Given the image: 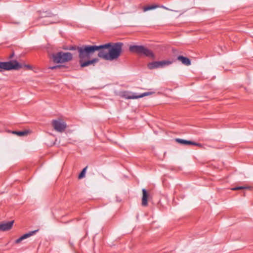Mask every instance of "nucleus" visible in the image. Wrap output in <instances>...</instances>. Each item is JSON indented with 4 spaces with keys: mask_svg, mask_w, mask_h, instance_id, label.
I'll return each instance as SVG.
<instances>
[{
    "mask_svg": "<svg viewBox=\"0 0 253 253\" xmlns=\"http://www.w3.org/2000/svg\"><path fill=\"white\" fill-rule=\"evenodd\" d=\"M100 48L99 46H96V45H83L79 47V59L81 67H85L97 62V58L90 59V58L94 52Z\"/></svg>",
    "mask_w": 253,
    "mask_h": 253,
    "instance_id": "f257e3e1",
    "label": "nucleus"
},
{
    "mask_svg": "<svg viewBox=\"0 0 253 253\" xmlns=\"http://www.w3.org/2000/svg\"><path fill=\"white\" fill-rule=\"evenodd\" d=\"M123 45L122 42H111V46L108 48V55L106 58H108L109 61L118 59L122 52Z\"/></svg>",
    "mask_w": 253,
    "mask_h": 253,
    "instance_id": "f03ea898",
    "label": "nucleus"
},
{
    "mask_svg": "<svg viewBox=\"0 0 253 253\" xmlns=\"http://www.w3.org/2000/svg\"><path fill=\"white\" fill-rule=\"evenodd\" d=\"M129 50L130 52L139 55H144L152 59L155 58V55L153 51L143 45H130L129 46Z\"/></svg>",
    "mask_w": 253,
    "mask_h": 253,
    "instance_id": "7ed1b4c3",
    "label": "nucleus"
},
{
    "mask_svg": "<svg viewBox=\"0 0 253 253\" xmlns=\"http://www.w3.org/2000/svg\"><path fill=\"white\" fill-rule=\"evenodd\" d=\"M53 61L56 63H63L72 60L73 55L70 52H58L52 55Z\"/></svg>",
    "mask_w": 253,
    "mask_h": 253,
    "instance_id": "20e7f679",
    "label": "nucleus"
},
{
    "mask_svg": "<svg viewBox=\"0 0 253 253\" xmlns=\"http://www.w3.org/2000/svg\"><path fill=\"white\" fill-rule=\"evenodd\" d=\"M21 67L22 65L16 60L7 62H0V72H2L5 70H18Z\"/></svg>",
    "mask_w": 253,
    "mask_h": 253,
    "instance_id": "39448f33",
    "label": "nucleus"
},
{
    "mask_svg": "<svg viewBox=\"0 0 253 253\" xmlns=\"http://www.w3.org/2000/svg\"><path fill=\"white\" fill-rule=\"evenodd\" d=\"M110 46L111 42L104 44L96 45V46H99L100 47L97 50V51H98V56L106 60H109L108 58L106 57L107 55H108V48Z\"/></svg>",
    "mask_w": 253,
    "mask_h": 253,
    "instance_id": "423d86ee",
    "label": "nucleus"
},
{
    "mask_svg": "<svg viewBox=\"0 0 253 253\" xmlns=\"http://www.w3.org/2000/svg\"><path fill=\"white\" fill-rule=\"evenodd\" d=\"M172 63V62L168 60H163L160 61H154L149 63L148 64V68L149 69L152 70L159 68H162L165 66H168Z\"/></svg>",
    "mask_w": 253,
    "mask_h": 253,
    "instance_id": "0eeeda50",
    "label": "nucleus"
},
{
    "mask_svg": "<svg viewBox=\"0 0 253 253\" xmlns=\"http://www.w3.org/2000/svg\"><path fill=\"white\" fill-rule=\"evenodd\" d=\"M52 125L55 130L60 132L64 131L67 126L66 123L60 120H53Z\"/></svg>",
    "mask_w": 253,
    "mask_h": 253,
    "instance_id": "6e6552de",
    "label": "nucleus"
},
{
    "mask_svg": "<svg viewBox=\"0 0 253 253\" xmlns=\"http://www.w3.org/2000/svg\"><path fill=\"white\" fill-rule=\"evenodd\" d=\"M152 94L151 92H144L143 93L136 95V93H133L128 92H124L123 94V96L127 99H134L143 97Z\"/></svg>",
    "mask_w": 253,
    "mask_h": 253,
    "instance_id": "1a4fd4ad",
    "label": "nucleus"
},
{
    "mask_svg": "<svg viewBox=\"0 0 253 253\" xmlns=\"http://www.w3.org/2000/svg\"><path fill=\"white\" fill-rule=\"evenodd\" d=\"M53 16V14L50 12H43L41 13L40 15V18H47V19H45L43 21V25H48V24L56 23L57 21H53L51 19L52 16Z\"/></svg>",
    "mask_w": 253,
    "mask_h": 253,
    "instance_id": "9d476101",
    "label": "nucleus"
},
{
    "mask_svg": "<svg viewBox=\"0 0 253 253\" xmlns=\"http://www.w3.org/2000/svg\"><path fill=\"white\" fill-rule=\"evenodd\" d=\"M14 221H10L0 223V231H6L10 230L13 224Z\"/></svg>",
    "mask_w": 253,
    "mask_h": 253,
    "instance_id": "9b49d317",
    "label": "nucleus"
},
{
    "mask_svg": "<svg viewBox=\"0 0 253 253\" xmlns=\"http://www.w3.org/2000/svg\"><path fill=\"white\" fill-rule=\"evenodd\" d=\"M37 231L38 230L31 231L28 233L24 234L21 237H20V238H19L18 239L16 240L15 241V243L16 244H18V243H20L24 239H25L28 237H30V236L35 234Z\"/></svg>",
    "mask_w": 253,
    "mask_h": 253,
    "instance_id": "f8f14e48",
    "label": "nucleus"
},
{
    "mask_svg": "<svg viewBox=\"0 0 253 253\" xmlns=\"http://www.w3.org/2000/svg\"><path fill=\"white\" fill-rule=\"evenodd\" d=\"M142 191L143 194L142 198V205L145 207L148 205V199L149 195L145 189H143Z\"/></svg>",
    "mask_w": 253,
    "mask_h": 253,
    "instance_id": "ddd939ff",
    "label": "nucleus"
},
{
    "mask_svg": "<svg viewBox=\"0 0 253 253\" xmlns=\"http://www.w3.org/2000/svg\"><path fill=\"white\" fill-rule=\"evenodd\" d=\"M177 59L186 66H189L191 65V61L187 57L179 55L177 57Z\"/></svg>",
    "mask_w": 253,
    "mask_h": 253,
    "instance_id": "4468645a",
    "label": "nucleus"
},
{
    "mask_svg": "<svg viewBox=\"0 0 253 253\" xmlns=\"http://www.w3.org/2000/svg\"><path fill=\"white\" fill-rule=\"evenodd\" d=\"M29 132H30V131L27 130H24V131H12L13 134H16L19 136L27 135L28 134H29Z\"/></svg>",
    "mask_w": 253,
    "mask_h": 253,
    "instance_id": "2eb2a0df",
    "label": "nucleus"
},
{
    "mask_svg": "<svg viewBox=\"0 0 253 253\" xmlns=\"http://www.w3.org/2000/svg\"><path fill=\"white\" fill-rule=\"evenodd\" d=\"M176 141L180 144L183 145H192V141L189 140H184L182 139L177 138Z\"/></svg>",
    "mask_w": 253,
    "mask_h": 253,
    "instance_id": "dca6fc26",
    "label": "nucleus"
},
{
    "mask_svg": "<svg viewBox=\"0 0 253 253\" xmlns=\"http://www.w3.org/2000/svg\"><path fill=\"white\" fill-rule=\"evenodd\" d=\"M158 7H159V5H149V6H144L143 8V10L144 12H146L148 10L155 9Z\"/></svg>",
    "mask_w": 253,
    "mask_h": 253,
    "instance_id": "f3484780",
    "label": "nucleus"
},
{
    "mask_svg": "<svg viewBox=\"0 0 253 253\" xmlns=\"http://www.w3.org/2000/svg\"><path fill=\"white\" fill-rule=\"evenodd\" d=\"M80 47V46H78L76 45H72V46H69L67 48H64V49H66V50H77L78 52L79 51V47Z\"/></svg>",
    "mask_w": 253,
    "mask_h": 253,
    "instance_id": "a211bd4d",
    "label": "nucleus"
},
{
    "mask_svg": "<svg viewBox=\"0 0 253 253\" xmlns=\"http://www.w3.org/2000/svg\"><path fill=\"white\" fill-rule=\"evenodd\" d=\"M87 169V167H86L85 168H84L83 170L82 171H81V172L80 173V174L79 175V177L78 178L79 179H81V178H83V177H84L85 176V171H86V170Z\"/></svg>",
    "mask_w": 253,
    "mask_h": 253,
    "instance_id": "6ab92c4d",
    "label": "nucleus"
},
{
    "mask_svg": "<svg viewBox=\"0 0 253 253\" xmlns=\"http://www.w3.org/2000/svg\"><path fill=\"white\" fill-rule=\"evenodd\" d=\"M249 187H247V186H237V187L232 188L231 189V190L235 191V190H238L246 189H249Z\"/></svg>",
    "mask_w": 253,
    "mask_h": 253,
    "instance_id": "aec40b11",
    "label": "nucleus"
},
{
    "mask_svg": "<svg viewBox=\"0 0 253 253\" xmlns=\"http://www.w3.org/2000/svg\"><path fill=\"white\" fill-rule=\"evenodd\" d=\"M192 145L197 146L200 147H202V145L201 144L198 143H196V142H193V141H192Z\"/></svg>",
    "mask_w": 253,
    "mask_h": 253,
    "instance_id": "412c9836",
    "label": "nucleus"
},
{
    "mask_svg": "<svg viewBox=\"0 0 253 253\" xmlns=\"http://www.w3.org/2000/svg\"><path fill=\"white\" fill-rule=\"evenodd\" d=\"M60 67L61 66H59V65L53 66H52V67H50L49 69L53 70V69H57V68H60Z\"/></svg>",
    "mask_w": 253,
    "mask_h": 253,
    "instance_id": "4be33fe9",
    "label": "nucleus"
},
{
    "mask_svg": "<svg viewBox=\"0 0 253 253\" xmlns=\"http://www.w3.org/2000/svg\"><path fill=\"white\" fill-rule=\"evenodd\" d=\"M27 67L28 68H30V66H29V65H27Z\"/></svg>",
    "mask_w": 253,
    "mask_h": 253,
    "instance_id": "5701e85b",
    "label": "nucleus"
}]
</instances>
